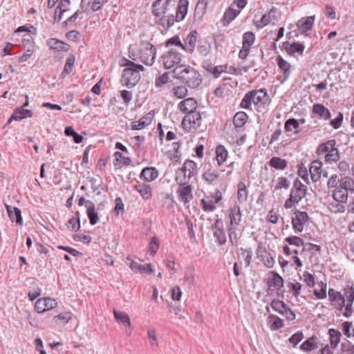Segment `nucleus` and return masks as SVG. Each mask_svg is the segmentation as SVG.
I'll return each instance as SVG.
<instances>
[{"label": "nucleus", "mask_w": 354, "mask_h": 354, "mask_svg": "<svg viewBox=\"0 0 354 354\" xmlns=\"http://www.w3.org/2000/svg\"><path fill=\"white\" fill-rule=\"evenodd\" d=\"M219 173L216 169H209L203 174V178L211 184L214 183L218 178Z\"/></svg>", "instance_id": "obj_43"}, {"label": "nucleus", "mask_w": 354, "mask_h": 354, "mask_svg": "<svg viewBox=\"0 0 354 354\" xmlns=\"http://www.w3.org/2000/svg\"><path fill=\"white\" fill-rule=\"evenodd\" d=\"M294 214L295 216L292 218V228L295 232H301L308 221L309 216L307 212L299 210H296Z\"/></svg>", "instance_id": "obj_12"}, {"label": "nucleus", "mask_w": 354, "mask_h": 354, "mask_svg": "<svg viewBox=\"0 0 354 354\" xmlns=\"http://www.w3.org/2000/svg\"><path fill=\"white\" fill-rule=\"evenodd\" d=\"M169 81V75L167 73H165L162 75L156 78L155 85L156 87H162Z\"/></svg>", "instance_id": "obj_63"}, {"label": "nucleus", "mask_w": 354, "mask_h": 354, "mask_svg": "<svg viewBox=\"0 0 354 354\" xmlns=\"http://www.w3.org/2000/svg\"><path fill=\"white\" fill-rule=\"evenodd\" d=\"M173 93L177 98L181 99L187 95V89L184 86H178L173 88Z\"/></svg>", "instance_id": "obj_54"}, {"label": "nucleus", "mask_w": 354, "mask_h": 354, "mask_svg": "<svg viewBox=\"0 0 354 354\" xmlns=\"http://www.w3.org/2000/svg\"><path fill=\"white\" fill-rule=\"evenodd\" d=\"M175 21L176 19H174L173 15L169 17L163 15L159 20V24L161 25L165 30H167L174 25Z\"/></svg>", "instance_id": "obj_49"}, {"label": "nucleus", "mask_w": 354, "mask_h": 354, "mask_svg": "<svg viewBox=\"0 0 354 354\" xmlns=\"http://www.w3.org/2000/svg\"><path fill=\"white\" fill-rule=\"evenodd\" d=\"M304 338V334L302 332L298 331L296 333L293 334L289 339L290 343H291L293 346H297Z\"/></svg>", "instance_id": "obj_62"}, {"label": "nucleus", "mask_w": 354, "mask_h": 354, "mask_svg": "<svg viewBox=\"0 0 354 354\" xmlns=\"http://www.w3.org/2000/svg\"><path fill=\"white\" fill-rule=\"evenodd\" d=\"M328 333L330 335V346L335 348L339 343L342 335L338 330L333 328L329 329Z\"/></svg>", "instance_id": "obj_44"}, {"label": "nucleus", "mask_w": 354, "mask_h": 354, "mask_svg": "<svg viewBox=\"0 0 354 354\" xmlns=\"http://www.w3.org/2000/svg\"><path fill=\"white\" fill-rule=\"evenodd\" d=\"M340 158L339 152L337 148L333 149L329 153L325 156V161L328 163L335 162Z\"/></svg>", "instance_id": "obj_48"}, {"label": "nucleus", "mask_w": 354, "mask_h": 354, "mask_svg": "<svg viewBox=\"0 0 354 354\" xmlns=\"http://www.w3.org/2000/svg\"><path fill=\"white\" fill-rule=\"evenodd\" d=\"M321 288L320 290H315L314 295L317 299H324L326 297V289L327 284L324 282L320 283Z\"/></svg>", "instance_id": "obj_57"}, {"label": "nucleus", "mask_w": 354, "mask_h": 354, "mask_svg": "<svg viewBox=\"0 0 354 354\" xmlns=\"http://www.w3.org/2000/svg\"><path fill=\"white\" fill-rule=\"evenodd\" d=\"M287 287L293 296L297 297L301 292L302 286L299 282L295 281L288 283Z\"/></svg>", "instance_id": "obj_53"}, {"label": "nucleus", "mask_w": 354, "mask_h": 354, "mask_svg": "<svg viewBox=\"0 0 354 354\" xmlns=\"http://www.w3.org/2000/svg\"><path fill=\"white\" fill-rule=\"evenodd\" d=\"M72 317V314L70 311H64L59 315L54 317V320L56 322H59L61 324H66Z\"/></svg>", "instance_id": "obj_52"}, {"label": "nucleus", "mask_w": 354, "mask_h": 354, "mask_svg": "<svg viewBox=\"0 0 354 354\" xmlns=\"http://www.w3.org/2000/svg\"><path fill=\"white\" fill-rule=\"evenodd\" d=\"M102 203H100L96 208L94 203L91 201H86V214L91 225H95L99 221L98 211Z\"/></svg>", "instance_id": "obj_17"}, {"label": "nucleus", "mask_w": 354, "mask_h": 354, "mask_svg": "<svg viewBox=\"0 0 354 354\" xmlns=\"http://www.w3.org/2000/svg\"><path fill=\"white\" fill-rule=\"evenodd\" d=\"M322 162L319 160H313L309 168L310 178L313 183L319 180L322 174Z\"/></svg>", "instance_id": "obj_18"}, {"label": "nucleus", "mask_w": 354, "mask_h": 354, "mask_svg": "<svg viewBox=\"0 0 354 354\" xmlns=\"http://www.w3.org/2000/svg\"><path fill=\"white\" fill-rule=\"evenodd\" d=\"M222 199V192L219 189H216L214 194L205 196L201 199L202 209L206 212H213L216 209V204Z\"/></svg>", "instance_id": "obj_8"}, {"label": "nucleus", "mask_w": 354, "mask_h": 354, "mask_svg": "<svg viewBox=\"0 0 354 354\" xmlns=\"http://www.w3.org/2000/svg\"><path fill=\"white\" fill-rule=\"evenodd\" d=\"M314 17L302 18L297 23V28L301 33L306 32L312 29L314 23Z\"/></svg>", "instance_id": "obj_27"}, {"label": "nucleus", "mask_w": 354, "mask_h": 354, "mask_svg": "<svg viewBox=\"0 0 354 354\" xmlns=\"http://www.w3.org/2000/svg\"><path fill=\"white\" fill-rule=\"evenodd\" d=\"M336 145L335 140H330L324 143H321L317 149V153L318 154H322L324 153H329L333 149L335 148Z\"/></svg>", "instance_id": "obj_41"}, {"label": "nucleus", "mask_w": 354, "mask_h": 354, "mask_svg": "<svg viewBox=\"0 0 354 354\" xmlns=\"http://www.w3.org/2000/svg\"><path fill=\"white\" fill-rule=\"evenodd\" d=\"M344 203H345L335 201L334 202L329 203L328 209L331 212L335 214L344 212L346 209Z\"/></svg>", "instance_id": "obj_46"}, {"label": "nucleus", "mask_w": 354, "mask_h": 354, "mask_svg": "<svg viewBox=\"0 0 354 354\" xmlns=\"http://www.w3.org/2000/svg\"><path fill=\"white\" fill-rule=\"evenodd\" d=\"M195 273L194 269L192 267L187 268L185 270L184 274V281L189 286H192L194 283Z\"/></svg>", "instance_id": "obj_50"}, {"label": "nucleus", "mask_w": 354, "mask_h": 354, "mask_svg": "<svg viewBox=\"0 0 354 354\" xmlns=\"http://www.w3.org/2000/svg\"><path fill=\"white\" fill-rule=\"evenodd\" d=\"M152 121V115L148 113L147 115L140 118L138 121L131 123L132 130H140L147 127Z\"/></svg>", "instance_id": "obj_31"}, {"label": "nucleus", "mask_w": 354, "mask_h": 354, "mask_svg": "<svg viewBox=\"0 0 354 354\" xmlns=\"http://www.w3.org/2000/svg\"><path fill=\"white\" fill-rule=\"evenodd\" d=\"M197 36V31L195 30H192L185 39V43L183 44L185 48H183V50H185L190 53H193L196 44Z\"/></svg>", "instance_id": "obj_20"}, {"label": "nucleus", "mask_w": 354, "mask_h": 354, "mask_svg": "<svg viewBox=\"0 0 354 354\" xmlns=\"http://www.w3.org/2000/svg\"><path fill=\"white\" fill-rule=\"evenodd\" d=\"M188 5V0H179L176 15V21H182L185 18L187 12Z\"/></svg>", "instance_id": "obj_30"}, {"label": "nucleus", "mask_w": 354, "mask_h": 354, "mask_svg": "<svg viewBox=\"0 0 354 354\" xmlns=\"http://www.w3.org/2000/svg\"><path fill=\"white\" fill-rule=\"evenodd\" d=\"M156 55V48L147 41H141L139 45V60L147 66H152Z\"/></svg>", "instance_id": "obj_6"}, {"label": "nucleus", "mask_w": 354, "mask_h": 354, "mask_svg": "<svg viewBox=\"0 0 354 354\" xmlns=\"http://www.w3.org/2000/svg\"><path fill=\"white\" fill-rule=\"evenodd\" d=\"M68 227H71V230L77 231L80 228V218L79 212H75V215L70 218L67 223Z\"/></svg>", "instance_id": "obj_47"}, {"label": "nucleus", "mask_w": 354, "mask_h": 354, "mask_svg": "<svg viewBox=\"0 0 354 354\" xmlns=\"http://www.w3.org/2000/svg\"><path fill=\"white\" fill-rule=\"evenodd\" d=\"M285 241L290 245H293L298 247L304 244V241L301 238L297 236H290L286 238Z\"/></svg>", "instance_id": "obj_56"}, {"label": "nucleus", "mask_w": 354, "mask_h": 354, "mask_svg": "<svg viewBox=\"0 0 354 354\" xmlns=\"http://www.w3.org/2000/svg\"><path fill=\"white\" fill-rule=\"evenodd\" d=\"M158 176V171L155 167H145L140 174V178L145 180L147 182H151Z\"/></svg>", "instance_id": "obj_26"}, {"label": "nucleus", "mask_w": 354, "mask_h": 354, "mask_svg": "<svg viewBox=\"0 0 354 354\" xmlns=\"http://www.w3.org/2000/svg\"><path fill=\"white\" fill-rule=\"evenodd\" d=\"M70 0H60L55 12V20L59 21L62 19L64 12L69 10Z\"/></svg>", "instance_id": "obj_25"}, {"label": "nucleus", "mask_w": 354, "mask_h": 354, "mask_svg": "<svg viewBox=\"0 0 354 354\" xmlns=\"http://www.w3.org/2000/svg\"><path fill=\"white\" fill-rule=\"evenodd\" d=\"M255 41V35L253 32L248 31L243 33L242 37V47L250 49Z\"/></svg>", "instance_id": "obj_40"}, {"label": "nucleus", "mask_w": 354, "mask_h": 354, "mask_svg": "<svg viewBox=\"0 0 354 354\" xmlns=\"http://www.w3.org/2000/svg\"><path fill=\"white\" fill-rule=\"evenodd\" d=\"M268 93L265 88L252 90L248 92L240 103V107L245 109L252 110L251 106H263L268 100Z\"/></svg>", "instance_id": "obj_4"}, {"label": "nucleus", "mask_w": 354, "mask_h": 354, "mask_svg": "<svg viewBox=\"0 0 354 354\" xmlns=\"http://www.w3.org/2000/svg\"><path fill=\"white\" fill-rule=\"evenodd\" d=\"M116 321L124 325L125 334L130 336L132 333V327L129 316L124 311H113Z\"/></svg>", "instance_id": "obj_15"}, {"label": "nucleus", "mask_w": 354, "mask_h": 354, "mask_svg": "<svg viewBox=\"0 0 354 354\" xmlns=\"http://www.w3.org/2000/svg\"><path fill=\"white\" fill-rule=\"evenodd\" d=\"M214 235L217 239L220 245H223L226 243L227 237L223 227V223L221 218L216 219L214 223Z\"/></svg>", "instance_id": "obj_16"}, {"label": "nucleus", "mask_w": 354, "mask_h": 354, "mask_svg": "<svg viewBox=\"0 0 354 354\" xmlns=\"http://www.w3.org/2000/svg\"><path fill=\"white\" fill-rule=\"evenodd\" d=\"M228 152L223 145H219L216 149V160L218 166H221L226 160Z\"/></svg>", "instance_id": "obj_39"}, {"label": "nucleus", "mask_w": 354, "mask_h": 354, "mask_svg": "<svg viewBox=\"0 0 354 354\" xmlns=\"http://www.w3.org/2000/svg\"><path fill=\"white\" fill-rule=\"evenodd\" d=\"M290 187L289 180L285 177H279L277 179V184L274 187L275 190H278L282 188L288 189Z\"/></svg>", "instance_id": "obj_60"}, {"label": "nucleus", "mask_w": 354, "mask_h": 354, "mask_svg": "<svg viewBox=\"0 0 354 354\" xmlns=\"http://www.w3.org/2000/svg\"><path fill=\"white\" fill-rule=\"evenodd\" d=\"M196 107H197V102L193 97L187 98V99L181 101L178 104L179 109L183 113H188L196 111Z\"/></svg>", "instance_id": "obj_19"}, {"label": "nucleus", "mask_w": 354, "mask_h": 354, "mask_svg": "<svg viewBox=\"0 0 354 354\" xmlns=\"http://www.w3.org/2000/svg\"><path fill=\"white\" fill-rule=\"evenodd\" d=\"M342 351L344 354H354V345L350 342L342 344Z\"/></svg>", "instance_id": "obj_64"}, {"label": "nucleus", "mask_w": 354, "mask_h": 354, "mask_svg": "<svg viewBox=\"0 0 354 354\" xmlns=\"http://www.w3.org/2000/svg\"><path fill=\"white\" fill-rule=\"evenodd\" d=\"M133 187L139 192L143 199H149L152 196V189L151 185L146 183H137Z\"/></svg>", "instance_id": "obj_21"}, {"label": "nucleus", "mask_w": 354, "mask_h": 354, "mask_svg": "<svg viewBox=\"0 0 354 354\" xmlns=\"http://www.w3.org/2000/svg\"><path fill=\"white\" fill-rule=\"evenodd\" d=\"M318 348V343L317 342V337L313 335L304 342L301 346L300 349L304 351H311Z\"/></svg>", "instance_id": "obj_34"}, {"label": "nucleus", "mask_w": 354, "mask_h": 354, "mask_svg": "<svg viewBox=\"0 0 354 354\" xmlns=\"http://www.w3.org/2000/svg\"><path fill=\"white\" fill-rule=\"evenodd\" d=\"M201 120L200 112L194 111L185 115L182 121V126L186 130L196 129L201 125Z\"/></svg>", "instance_id": "obj_9"}, {"label": "nucleus", "mask_w": 354, "mask_h": 354, "mask_svg": "<svg viewBox=\"0 0 354 354\" xmlns=\"http://www.w3.org/2000/svg\"><path fill=\"white\" fill-rule=\"evenodd\" d=\"M248 119V116L244 111H239L237 112L233 118V124L235 128H241L243 127L246 123Z\"/></svg>", "instance_id": "obj_37"}, {"label": "nucleus", "mask_w": 354, "mask_h": 354, "mask_svg": "<svg viewBox=\"0 0 354 354\" xmlns=\"http://www.w3.org/2000/svg\"><path fill=\"white\" fill-rule=\"evenodd\" d=\"M126 68L124 69L122 81L128 87L134 86L140 80V71H143L145 68L142 65L134 63L132 61L127 60Z\"/></svg>", "instance_id": "obj_3"}, {"label": "nucleus", "mask_w": 354, "mask_h": 354, "mask_svg": "<svg viewBox=\"0 0 354 354\" xmlns=\"http://www.w3.org/2000/svg\"><path fill=\"white\" fill-rule=\"evenodd\" d=\"M241 212L240 207L235 204L227 209V217L230 222L227 225L230 241L232 244H236V230L241 221Z\"/></svg>", "instance_id": "obj_5"}, {"label": "nucleus", "mask_w": 354, "mask_h": 354, "mask_svg": "<svg viewBox=\"0 0 354 354\" xmlns=\"http://www.w3.org/2000/svg\"><path fill=\"white\" fill-rule=\"evenodd\" d=\"M270 166L278 170H283L287 167V161L279 157H272L268 162Z\"/></svg>", "instance_id": "obj_38"}, {"label": "nucleus", "mask_w": 354, "mask_h": 354, "mask_svg": "<svg viewBox=\"0 0 354 354\" xmlns=\"http://www.w3.org/2000/svg\"><path fill=\"white\" fill-rule=\"evenodd\" d=\"M248 198V192L245 184L241 181L237 184V201L239 203H244Z\"/></svg>", "instance_id": "obj_32"}, {"label": "nucleus", "mask_w": 354, "mask_h": 354, "mask_svg": "<svg viewBox=\"0 0 354 354\" xmlns=\"http://www.w3.org/2000/svg\"><path fill=\"white\" fill-rule=\"evenodd\" d=\"M348 192L338 187L332 191V197L335 201L346 203L348 200Z\"/></svg>", "instance_id": "obj_35"}, {"label": "nucleus", "mask_w": 354, "mask_h": 354, "mask_svg": "<svg viewBox=\"0 0 354 354\" xmlns=\"http://www.w3.org/2000/svg\"><path fill=\"white\" fill-rule=\"evenodd\" d=\"M47 44L50 48L57 51H67L68 50V45L67 44L55 38L48 39Z\"/></svg>", "instance_id": "obj_33"}, {"label": "nucleus", "mask_w": 354, "mask_h": 354, "mask_svg": "<svg viewBox=\"0 0 354 354\" xmlns=\"http://www.w3.org/2000/svg\"><path fill=\"white\" fill-rule=\"evenodd\" d=\"M339 179L338 178V176L337 174L332 175L327 181V187L328 189H336V187H339Z\"/></svg>", "instance_id": "obj_59"}, {"label": "nucleus", "mask_w": 354, "mask_h": 354, "mask_svg": "<svg viewBox=\"0 0 354 354\" xmlns=\"http://www.w3.org/2000/svg\"><path fill=\"white\" fill-rule=\"evenodd\" d=\"M6 208L10 220L15 221L17 225H21L23 224V218L19 208L8 205H6Z\"/></svg>", "instance_id": "obj_22"}, {"label": "nucleus", "mask_w": 354, "mask_h": 354, "mask_svg": "<svg viewBox=\"0 0 354 354\" xmlns=\"http://www.w3.org/2000/svg\"><path fill=\"white\" fill-rule=\"evenodd\" d=\"M272 277L269 285L270 287H274L275 289L279 290L283 286V279L279 274L272 272Z\"/></svg>", "instance_id": "obj_45"}, {"label": "nucleus", "mask_w": 354, "mask_h": 354, "mask_svg": "<svg viewBox=\"0 0 354 354\" xmlns=\"http://www.w3.org/2000/svg\"><path fill=\"white\" fill-rule=\"evenodd\" d=\"M306 195V191L292 188L289 198L285 201L284 207L286 209L291 208L295 204L298 203Z\"/></svg>", "instance_id": "obj_13"}, {"label": "nucleus", "mask_w": 354, "mask_h": 354, "mask_svg": "<svg viewBox=\"0 0 354 354\" xmlns=\"http://www.w3.org/2000/svg\"><path fill=\"white\" fill-rule=\"evenodd\" d=\"M174 5L171 0H156L152 5L153 14L156 17L165 15Z\"/></svg>", "instance_id": "obj_14"}, {"label": "nucleus", "mask_w": 354, "mask_h": 354, "mask_svg": "<svg viewBox=\"0 0 354 354\" xmlns=\"http://www.w3.org/2000/svg\"><path fill=\"white\" fill-rule=\"evenodd\" d=\"M172 73L174 77L185 82L190 88H196L202 82L201 75L189 66H177Z\"/></svg>", "instance_id": "obj_2"}, {"label": "nucleus", "mask_w": 354, "mask_h": 354, "mask_svg": "<svg viewBox=\"0 0 354 354\" xmlns=\"http://www.w3.org/2000/svg\"><path fill=\"white\" fill-rule=\"evenodd\" d=\"M162 59L165 68L169 69L180 63L182 55L176 49L172 48L163 55Z\"/></svg>", "instance_id": "obj_10"}, {"label": "nucleus", "mask_w": 354, "mask_h": 354, "mask_svg": "<svg viewBox=\"0 0 354 354\" xmlns=\"http://www.w3.org/2000/svg\"><path fill=\"white\" fill-rule=\"evenodd\" d=\"M313 113L317 115L325 120L330 119V113L326 106L322 104H315L313 106Z\"/></svg>", "instance_id": "obj_28"}, {"label": "nucleus", "mask_w": 354, "mask_h": 354, "mask_svg": "<svg viewBox=\"0 0 354 354\" xmlns=\"http://www.w3.org/2000/svg\"><path fill=\"white\" fill-rule=\"evenodd\" d=\"M160 247L159 241L157 237L153 236L152 237L149 245V250L152 255H154L157 251L158 250Z\"/></svg>", "instance_id": "obj_58"}, {"label": "nucleus", "mask_w": 354, "mask_h": 354, "mask_svg": "<svg viewBox=\"0 0 354 354\" xmlns=\"http://www.w3.org/2000/svg\"><path fill=\"white\" fill-rule=\"evenodd\" d=\"M241 9L235 10L230 8L224 14V19L227 22L232 21L239 13Z\"/></svg>", "instance_id": "obj_55"}, {"label": "nucleus", "mask_w": 354, "mask_h": 354, "mask_svg": "<svg viewBox=\"0 0 354 354\" xmlns=\"http://www.w3.org/2000/svg\"><path fill=\"white\" fill-rule=\"evenodd\" d=\"M302 279H303L304 281L309 287H313L315 285L314 276L312 274L309 273L308 272L305 271L303 273Z\"/></svg>", "instance_id": "obj_61"}, {"label": "nucleus", "mask_w": 354, "mask_h": 354, "mask_svg": "<svg viewBox=\"0 0 354 354\" xmlns=\"http://www.w3.org/2000/svg\"><path fill=\"white\" fill-rule=\"evenodd\" d=\"M339 187L346 190V192L354 190V180L349 176H344L339 180Z\"/></svg>", "instance_id": "obj_42"}, {"label": "nucleus", "mask_w": 354, "mask_h": 354, "mask_svg": "<svg viewBox=\"0 0 354 354\" xmlns=\"http://www.w3.org/2000/svg\"><path fill=\"white\" fill-rule=\"evenodd\" d=\"M276 18L274 17V12L270 10L269 12L263 15L261 19V24L262 26H267L269 24H274Z\"/></svg>", "instance_id": "obj_51"}, {"label": "nucleus", "mask_w": 354, "mask_h": 354, "mask_svg": "<svg viewBox=\"0 0 354 354\" xmlns=\"http://www.w3.org/2000/svg\"><path fill=\"white\" fill-rule=\"evenodd\" d=\"M267 323L271 330L274 331L284 326L283 319L279 317L270 314L267 319Z\"/></svg>", "instance_id": "obj_29"}, {"label": "nucleus", "mask_w": 354, "mask_h": 354, "mask_svg": "<svg viewBox=\"0 0 354 354\" xmlns=\"http://www.w3.org/2000/svg\"><path fill=\"white\" fill-rule=\"evenodd\" d=\"M277 63L279 68V69L283 73V80L281 81V82L286 81L290 76L291 73V66L290 64L286 61L281 56L279 55L277 57Z\"/></svg>", "instance_id": "obj_23"}, {"label": "nucleus", "mask_w": 354, "mask_h": 354, "mask_svg": "<svg viewBox=\"0 0 354 354\" xmlns=\"http://www.w3.org/2000/svg\"><path fill=\"white\" fill-rule=\"evenodd\" d=\"M196 173V164L193 160H187L182 168L176 171V177H185V180H189Z\"/></svg>", "instance_id": "obj_11"}, {"label": "nucleus", "mask_w": 354, "mask_h": 354, "mask_svg": "<svg viewBox=\"0 0 354 354\" xmlns=\"http://www.w3.org/2000/svg\"><path fill=\"white\" fill-rule=\"evenodd\" d=\"M328 297L331 304L338 310H351L354 300V289L347 286L343 289V293L335 290L333 288L328 290Z\"/></svg>", "instance_id": "obj_1"}, {"label": "nucleus", "mask_w": 354, "mask_h": 354, "mask_svg": "<svg viewBox=\"0 0 354 354\" xmlns=\"http://www.w3.org/2000/svg\"><path fill=\"white\" fill-rule=\"evenodd\" d=\"M32 117V112L28 109H24L20 108L19 109H16L15 112L12 114L10 118H9L8 122L6 126L8 125L12 120H21L22 119L26 118Z\"/></svg>", "instance_id": "obj_24"}, {"label": "nucleus", "mask_w": 354, "mask_h": 354, "mask_svg": "<svg viewBox=\"0 0 354 354\" xmlns=\"http://www.w3.org/2000/svg\"><path fill=\"white\" fill-rule=\"evenodd\" d=\"M285 50L289 55H294L297 53L300 55L303 54L305 46L300 43L294 42L293 44H286L284 46Z\"/></svg>", "instance_id": "obj_36"}, {"label": "nucleus", "mask_w": 354, "mask_h": 354, "mask_svg": "<svg viewBox=\"0 0 354 354\" xmlns=\"http://www.w3.org/2000/svg\"><path fill=\"white\" fill-rule=\"evenodd\" d=\"M175 180L178 184L177 194L179 201L184 204L189 203L193 198L192 186L188 185L187 180H185V177H176Z\"/></svg>", "instance_id": "obj_7"}]
</instances>
